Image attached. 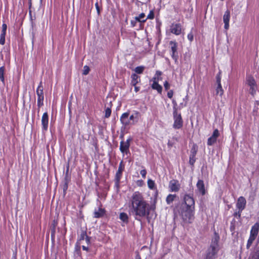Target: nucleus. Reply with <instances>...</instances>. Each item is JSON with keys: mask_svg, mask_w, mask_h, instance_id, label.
I'll list each match as a JSON object with an SVG mask.
<instances>
[{"mask_svg": "<svg viewBox=\"0 0 259 259\" xmlns=\"http://www.w3.org/2000/svg\"><path fill=\"white\" fill-rule=\"evenodd\" d=\"M130 207V213L136 220H139L149 215V205L139 191L135 192L132 195Z\"/></svg>", "mask_w": 259, "mask_h": 259, "instance_id": "f257e3e1", "label": "nucleus"}, {"mask_svg": "<svg viewBox=\"0 0 259 259\" xmlns=\"http://www.w3.org/2000/svg\"><path fill=\"white\" fill-rule=\"evenodd\" d=\"M195 201L193 198L185 195L184 202L182 203L179 209V213L185 223H191L194 218Z\"/></svg>", "mask_w": 259, "mask_h": 259, "instance_id": "f03ea898", "label": "nucleus"}, {"mask_svg": "<svg viewBox=\"0 0 259 259\" xmlns=\"http://www.w3.org/2000/svg\"><path fill=\"white\" fill-rule=\"evenodd\" d=\"M140 114L138 111H134L130 116L128 112L123 113L120 118L122 124L125 127L136 124L139 120Z\"/></svg>", "mask_w": 259, "mask_h": 259, "instance_id": "7ed1b4c3", "label": "nucleus"}, {"mask_svg": "<svg viewBox=\"0 0 259 259\" xmlns=\"http://www.w3.org/2000/svg\"><path fill=\"white\" fill-rule=\"evenodd\" d=\"M173 116L174 120L173 127L175 129H180L183 126V120L181 114L177 112L175 108L173 112Z\"/></svg>", "mask_w": 259, "mask_h": 259, "instance_id": "20e7f679", "label": "nucleus"}, {"mask_svg": "<svg viewBox=\"0 0 259 259\" xmlns=\"http://www.w3.org/2000/svg\"><path fill=\"white\" fill-rule=\"evenodd\" d=\"M132 141L131 138H128L126 141H121L120 143L119 149L124 156L127 155L130 153V142Z\"/></svg>", "mask_w": 259, "mask_h": 259, "instance_id": "39448f33", "label": "nucleus"}, {"mask_svg": "<svg viewBox=\"0 0 259 259\" xmlns=\"http://www.w3.org/2000/svg\"><path fill=\"white\" fill-rule=\"evenodd\" d=\"M246 84L249 87V92L252 95H254L257 89L255 81L251 76H248L246 79Z\"/></svg>", "mask_w": 259, "mask_h": 259, "instance_id": "423d86ee", "label": "nucleus"}, {"mask_svg": "<svg viewBox=\"0 0 259 259\" xmlns=\"http://www.w3.org/2000/svg\"><path fill=\"white\" fill-rule=\"evenodd\" d=\"M246 203V201L244 197L240 196L238 198L237 203L236 207L238 210V217H240L241 213L242 210L245 208Z\"/></svg>", "mask_w": 259, "mask_h": 259, "instance_id": "0eeeda50", "label": "nucleus"}, {"mask_svg": "<svg viewBox=\"0 0 259 259\" xmlns=\"http://www.w3.org/2000/svg\"><path fill=\"white\" fill-rule=\"evenodd\" d=\"M169 46L170 47L171 56L176 62L177 61L178 58L177 48L178 45L176 41H170L169 42Z\"/></svg>", "mask_w": 259, "mask_h": 259, "instance_id": "6e6552de", "label": "nucleus"}, {"mask_svg": "<svg viewBox=\"0 0 259 259\" xmlns=\"http://www.w3.org/2000/svg\"><path fill=\"white\" fill-rule=\"evenodd\" d=\"M218 239L215 238L212 244L211 245V252H209L207 255L206 259H214V256L217 253L218 247Z\"/></svg>", "mask_w": 259, "mask_h": 259, "instance_id": "1a4fd4ad", "label": "nucleus"}, {"mask_svg": "<svg viewBox=\"0 0 259 259\" xmlns=\"http://www.w3.org/2000/svg\"><path fill=\"white\" fill-rule=\"evenodd\" d=\"M124 168V165L123 163V161H121L119 163L118 168L115 176V183L117 185H118L119 184Z\"/></svg>", "mask_w": 259, "mask_h": 259, "instance_id": "9d476101", "label": "nucleus"}, {"mask_svg": "<svg viewBox=\"0 0 259 259\" xmlns=\"http://www.w3.org/2000/svg\"><path fill=\"white\" fill-rule=\"evenodd\" d=\"M169 31L171 33L179 35L181 33L182 26L180 24H172L170 26Z\"/></svg>", "mask_w": 259, "mask_h": 259, "instance_id": "9b49d317", "label": "nucleus"}, {"mask_svg": "<svg viewBox=\"0 0 259 259\" xmlns=\"http://www.w3.org/2000/svg\"><path fill=\"white\" fill-rule=\"evenodd\" d=\"M168 187L170 192H178L180 188V184L177 180H172L169 182Z\"/></svg>", "mask_w": 259, "mask_h": 259, "instance_id": "f8f14e48", "label": "nucleus"}, {"mask_svg": "<svg viewBox=\"0 0 259 259\" xmlns=\"http://www.w3.org/2000/svg\"><path fill=\"white\" fill-rule=\"evenodd\" d=\"M220 135L219 131L218 130L215 129L212 135V136L208 139L207 144L209 146H211L214 144L216 141L217 138Z\"/></svg>", "mask_w": 259, "mask_h": 259, "instance_id": "ddd939ff", "label": "nucleus"}, {"mask_svg": "<svg viewBox=\"0 0 259 259\" xmlns=\"http://www.w3.org/2000/svg\"><path fill=\"white\" fill-rule=\"evenodd\" d=\"M41 121L42 130L44 131H47L48 128L49 124V116L47 112H45L43 114L41 117Z\"/></svg>", "mask_w": 259, "mask_h": 259, "instance_id": "4468645a", "label": "nucleus"}, {"mask_svg": "<svg viewBox=\"0 0 259 259\" xmlns=\"http://www.w3.org/2000/svg\"><path fill=\"white\" fill-rule=\"evenodd\" d=\"M230 19V12L229 10H227L223 16V21L225 24L224 28L226 30H228L229 28V22Z\"/></svg>", "mask_w": 259, "mask_h": 259, "instance_id": "2eb2a0df", "label": "nucleus"}, {"mask_svg": "<svg viewBox=\"0 0 259 259\" xmlns=\"http://www.w3.org/2000/svg\"><path fill=\"white\" fill-rule=\"evenodd\" d=\"M197 189L198 192L202 195L205 194V189L204 187V182L201 180H199L196 184Z\"/></svg>", "mask_w": 259, "mask_h": 259, "instance_id": "dca6fc26", "label": "nucleus"}, {"mask_svg": "<svg viewBox=\"0 0 259 259\" xmlns=\"http://www.w3.org/2000/svg\"><path fill=\"white\" fill-rule=\"evenodd\" d=\"M259 231V224L255 223L252 227L250 230V236L256 239Z\"/></svg>", "mask_w": 259, "mask_h": 259, "instance_id": "f3484780", "label": "nucleus"}, {"mask_svg": "<svg viewBox=\"0 0 259 259\" xmlns=\"http://www.w3.org/2000/svg\"><path fill=\"white\" fill-rule=\"evenodd\" d=\"M147 185H148V188L150 190L155 191L154 197H155V199H156L158 195V191H157V188L155 185V183L154 181L151 179H149L147 182Z\"/></svg>", "mask_w": 259, "mask_h": 259, "instance_id": "a211bd4d", "label": "nucleus"}, {"mask_svg": "<svg viewBox=\"0 0 259 259\" xmlns=\"http://www.w3.org/2000/svg\"><path fill=\"white\" fill-rule=\"evenodd\" d=\"M131 84L135 86L138 82L140 81V77L136 73H133L131 75Z\"/></svg>", "mask_w": 259, "mask_h": 259, "instance_id": "6ab92c4d", "label": "nucleus"}, {"mask_svg": "<svg viewBox=\"0 0 259 259\" xmlns=\"http://www.w3.org/2000/svg\"><path fill=\"white\" fill-rule=\"evenodd\" d=\"M152 88L156 90L158 93L161 94L162 91V86L158 84V82H154L152 84Z\"/></svg>", "mask_w": 259, "mask_h": 259, "instance_id": "aec40b11", "label": "nucleus"}, {"mask_svg": "<svg viewBox=\"0 0 259 259\" xmlns=\"http://www.w3.org/2000/svg\"><path fill=\"white\" fill-rule=\"evenodd\" d=\"M119 219L124 223H127L128 222V217L125 212H121L120 213Z\"/></svg>", "mask_w": 259, "mask_h": 259, "instance_id": "412c9836", "label": "nucleus"}, {"mask_svg": "<svg viewBox=\"0 0 259 259\" xmlns=\"http://www.w3.org/2000/svg\"><path fill=\"white\" fill-rule=\"evenodd\" d=\"M88 237L87 235V233L85 231H81L79 238H78V242L79 244L83 243L84 240Z\"/></svg>", "mask_w": 259, "mask_h": 259, "instance_id": "4be33fe9", "label": "nucleus"}, {"mask_svg": "<svg viewBox=\"0 0 259 259\" xmlns=\"http://www.w3.org/2000/svg\"><path fill=\"white\" fill-rule=\"evenodd\" d=\"M145 15L144 13H141L138 16H137L135 17V19L136 20H137L139 22H145L146 20V19H145Z\"/></svg>", "mask_w": 259, "mask_h": 259, "instance_id": "5701e85b", "label": "nucleus"}, {"mask_svg": "<svg viewBox=\"0 0 259 259\" xmlns=\"http://www.w3.org/2000/svg\"><path fill=\"white\" fill-rule=\"evenodd\" d=\"M36 94H37V97L44 96L43 88L42 86L41 82H40V84L38 85V87L36 90Z\"/></svg>", "mask_w": 259, "mask_h": 259, "instance_id": "b1692460", "label": "nucleus"}, {"mask_svg": "<svg viewBox=\"0 0 259 259\" xmlns=\"http://www.w3.org/2000/svg\"><path fill=\"white\" fill-rule=\"evenodd\" d=\"M176 197V195L175 194H169L166 199V201L168 204H170L171 203L173 202L175 198Z\"/></svg>", "mask_w": 259, "mask_h": 259, "instance_id": "393cba45", "label": "nucleus"}, {"mask_svg": "<svg viewBox=\"0 0 259 259\" xmlns=\"http://www.w3.org/2000/svg\"><path fill=\"white\" fill-rule=\"evenodd\" d=\"M104 211L102 209H99L94 212V217L96 218H99L101 217L104 214Z\"/></svg>", "mask_w": 259, "mask_h": 259, "instance_id": "a878e982", "label": "nucleus"}, {"mask_svg": "<svg viewBox=\"0 0 259 259\" xmlns=\"http://www.w3.org/2000/svg\"><path fill=\"white\" fill-rule=\"evenodd\" d=\"M224 93V91L222 89L221 84H219L216 89V94L222 96Z\"/></svg>", "mask_w": 259, "mask_h": 259, "instance_id": "bb28decb", "label": "nucleus"}, {"mask_svg": "<svg viewBox=\"0 0 259 259\" xmlns=\"http://www.w3.org/2000/svg\"><path fill=\"white\" fill-rule=\"evenodd\" d=\"M145 69V67L143 66H138L135 68L134 71L136 74H142Z\"/></svg>", "mask_w": 259, "mask_h": 259, "instance_id": "cd10ccee", "label": "nucleus"}, {"mask_svg": "<svg viewBox=\"0 0 259 259\" xmlns=\"http://www.w3.org/2000/svg\"><path fill=\"white\" fill-rule=\"evenodd\" d=\"M4 73L5 67L2 66L0 67V79L3 83L5 82Z\"/></svg>", "mask_w": 259, "mask_h": 259, "instance_id": "c85d7f7f", "label": "nucleus"}, {"mask_svg": "<svg viewBox=\"0 0 259 259\" xmlns=\"http://www.w3.org/2000/svg\"><path fill=\"white\" fill-rule=\"evenodd\" d=\"M255 239V238H254L253 237H251V236H249V238L248 240L247 243L246 245V247L247 248H249L251 246L252 243H253V242L254 241Z\"/></svg>", "mask_w": 259, "mask_h": 259, "instance_id": "c756f323", "label": "nucleus"}, {"mask_svg": "<svg viewBox=\"0 0 259 259\" xmlns=\"http://www.w3.org/2000/svg\"><path fill=\"white\" fill-rule=\"evenodd\" d=\"M111 110L110 107H107L105 111V117L108 118L111 115Z\"/></svg>", "mask_w": 259, "mask_h": 259, "instance_id": "7c9ffc66", "label": "nucleus"}, {"mask_svg": "<svg viewBox=\"0 0 259 259\" xmlns=\"http://www.w3.org/2000/svg\"><path fill=\"white\" fill-rule=\"evenodd\" d=\"M90 68L89 66L85 65L83 67V75H87L88 74H89V72H90Z\"/></svg>", "mask_w": 259, "mask_h": 259, "instance_id": "2f4dec72", "label": "nucleus"}, {"mask_svg": "<svg viewBox=\"0 0 259 259\" xmlns=\"http://www.w3.org/2000/svg\"><path fill=\"white\" fill-rule=\"evenodd\" d=\"M251 259H259V246L257 251L251 256Z\"/></svg>", "mask_w": 259, "mask_h": 259, "instance_id": "473e14b6", "label": "nucleus"}, {"mask_svg": "<svg viewBox=\"0 0 259 259\" xmlns=\"http://www.w3.org/2000/svg\"><path fill=\"white\" fill-rule=\"evenodd\" d=\"M154 17V13L153 11L151 10L150 11L149 14L148 15L147 17V19H153Z\"/></svg>", "mask_w": 259, "mask_h": 259, "instance_id": "72a5a7b5", "label": "nucleus"}, {"mask_svg": "<svg viewBox=\"0 0 259 259\" xmlns=\"http://www.w3.org/2000/svg\"><path fill=\"white\" fill-rule=\"evenodd\" d=\"M221 73L219 72V73L217 75V83L218 85L221 84Z\"/></svg>", "mask_w": 259, "mask_h": 259, "instance_id": "f704fd0d", "label": "nucleus"}, {"mask_svg": "<svg viewBox=\"0 0 259 259\" xmlns=\"http://www.w3.org/2000/svg\"><path fill=\"white\" fill-rule=\"evenodd\" d=\"M163 85H164V89L165 90H168L170 88V84H169V83L167 81H165L164 82Z\"/></svg>", "mask_w": 259, "mask_h": 259, "instance_id": "c9c22d12", "label": "nucleus"}, {"mask_svg": "<svg viewBox=\"0 0 259 259\" xmlns=\"http://www.w3.org/2000/svg\"><path fill=\"white\" fill-rule=\"evenodd\" d=\"M147 174V171L145 169H142L140 171V174L141 175L143 178L145 179L146 178V175Z\"/></svg>", "mask_w": 259, "mask_h": 259, "instance_id": "e433bc0d", "label": "nucleus"}, {"mask_svg": "<svg viewBox=\"0 0 259 259\" xmlns=\"http://www.w3.org/2000/svg\"><path fill=\"white\" fill-rule=\"evenodd\" d=\"M161 79V78L160 77H157V76H156L155 75L154 77H153L152 81H153V82H158V81Z\"/></svg>", "mask_w": 259, "mask_h": 259, "instance_id": "4c0bfd02", "label": "nucleus"}, {"mask_svg": "<svg viewBox=\"0 0 259 259\" xmlns=\"http://www.w3.org/2000/svg\"><path fill=\"white\" fill-rule=\"evenodd\" d=\"M188 39L190 41H192L193 40V35L192 33H189L187 35Z\"/></svg>", "mask_w": 259, "mask_h": 259, "instance_id": "58836bf2", "label": "nucleus"}, {"mask_svg": "<svg viewBox=\"0 0 259 259\" xmlns=\"http://www.w3.org/2000/svg\"><path fill=\"white\" fill-rule=\"evenodd\" d=\"M173 94H174L173 91L172 90H170L167 93V97L171 99L173 96Z\"/></svg>", "mask_w": 259, "mask_h": 259, "instance_id": "ea45409f", "label": "nucleus"}, {"mask_svg": "<svg viewBox=\"0 0 259 259\" xmlns=\"http://www.w3.org/2000/svg\"><path fill=\"white\" fill-rule=\"evenodd\" d=\"M194 154H193L192 156H190V163L191 165H193L194 163L195 162V159H194Z\"/></svg>", "mask_w": 259, "mask_h": 259, "instance_id": "a19ab883", "label": "nucleus"}, {"mask_svg": "<svg viewBox=\"0 0 259 259\" xmlns=\"http://www.w3.org/2000/svg\"><path fill=\"white\" fill-rule=\"evenodd\" d=\"M5 43V37H0V44L4 45Z\"/></svg>", "mask_w": 259, "mask_h": 259, "instance_id": "79ce46f5", "label": "nucleus"}, {"mask_svg": "<svg viewBox=\"0 0 259 259\" xmlns=\"http://www.w3.org/2000/svg\"><path fill=\"white\" fill-rule=\"evenodd\" d=\"M7 28V25L5 23L3 24L2 31L6 32Z\"/></svg>", "mask_w": 259, "mask_h": 259, "instance_id": "37998d69", "label": "nucleus"}, {"mask_svg": "<svg viewBox=\"0 0 259 259\" xmlns=\"http://www.w3.org/2000/svg\"><path fill=\"white\" fill-rule=\"evenodd\" d=\"M44 96H38L37 97V101L44 102Z\"/></svg>", "mask_w": 259, "mask_h": 259, "instance_id": "c03bdc74", "label": "nucleus"}, {"mask_svg": "<svg viewBox=\"0 0 259 259\" xmlns=\"http://www.w3.org/2000/svg\"><path fill=\"white\" fill-rule=\"evenodd\" d=\"M137 21H138L136 20V19L135 20H131V25H132L133 27H134L136 25Z\"/></svg>", "mask_w": 259, "mask_h": 259, "instance_id": "a18cd8bd", "label": "nucleus"}, {"mask_svg": "<svg viewBox=\"0 0 259 259\" xmlns=\"http://www.w3.org/2000/svg\"><path fill=\"white\" fill-rule=\"evenodd\" d=\"M162 74V72L160 71H156L155 73V76L157 77H159V76Z\"/></svg>", "mask_w": 259, "mask_h": 259, "instance_id": "49530a36", "label": "nucleus"}, {"mask_svg": "<svg viewBox=\"0 0 259 259\" xmlns=\"http://www.w3.org/2000/svg\"><path fill=\"white\" fill-rule=\"evenodd\" d=\"M95 6H96V8L97 13L98 14H100V9H99V7L98 3H96Z\"/></svg>", "mask_w": 259, "mask_h": 259, "instance_id": "de8ad7c7", "label": "nucleus"}, {"mask_svg": "<svg viewBox=\"0 0 259 259\" xmlns=\"http://www.w3.org/2000/svg\"><path fill=\"white\" fill-rule=\"evenodd\" d=\"M84 241H85V243L87 244H89L90 243V239L88 236L84 240Z\"/></svg>", "mask_w": 259, "mask_h": 259, "instance_id": "09e8293b", "label": "nucleus"}, {"mask_svg": "<svg viewBox=\"0 0 259 259\" xmlns=\"http://www.w3.org/2000/svg\"><path fill=\"white\" fill-rule=\"evenodd\" d=\"M6 32L2 31L0 37H5Z\"/></svg>", "mask_w": 259, "mask_h": 259, "instance_id": "8fccbe9b", "label": "nucleus"}, {"mask_svg": "<svg viewBox=\"0 0 259 259\" xmlns=\"http://www.w3.org/2000/svg\"><path fill=\"white\" fill-rule=\"evenodd\" d=\"M6 32L2 31L0 37H5Z\"/></svg>", "mask_w": 259, "mask_h": 259, "instance_id": "3c124183", "label": "nucleus"}, {"mask_svg": "<svg viewBox=\"0 0 259 259\" xmlns=\"http://www.w3.org/2000/svg\"><path fill=\"white\" fill-rule=\"evenodd\" d=\"M37 104L38 107H40L44 104L43 102L37 101Z\"/></svg>", "mask_w": 259, "mask_h": 259, "instance_id": "603ef678", "label": "nucleus"}, {"mask_svg": "<svg viewBox=\"0 0 259 259\" xmlns=\"http://www.w3.org/2000/svg\"><path fill=\"white\" fill-rule=\"evenodd\" d=\"M135 87V91L136 92H138L140 90V88L138 87H137L136 85L134 86Z\"/></svg>", "mask_w": 259, "mask_h": 259, "instance_id": "864d4df0", "label": "nucleus"}, {"mask_svg": "<svg viewBox=\"0 0 259 259\" xmlns=\"http://www.w3.org/2000/svg\"><path fill=\"white\" fill-rule=\"evenodd\" d=\"M82 248L83 250H85V251H88V247L84 246V245H82Z\"/></svg>", "mask_w": 259, "mask_h": 259, "instance_id": "5fc2aeb1", "label": "nucleus"}, {"mask_svg": "<svg viewBox=\"0 0 259 259\" xmlns=\"http://www.w3.org/2000/svg\"><path fill=\"white\" fill-rule=\"evenodd\" d=\"M235 216H238V211L234 213Z\"/></svg>", "mask_w": 259, "mask_h": 259, "instance_id": "6e6d98bb", "label": "nucleus"}, {"mask_svg": "<svg viewBox=\"0 0 259 259\" xmlns=\"http://www.w3.org/2000/svg\"><path fill=\"white\" fill-rule=\"evenodd\" d=\"M172 102L174 104H176V102L175 101H173Z\"/></svg>", "mask_w": 259, "mask_h": 259, "instance_id": "4d7b16f0", "label": "nucleus"}, {"mask_svg": "<svg viewBox=\"0 0 259 259\" xmlns=\"http://www.w3.org/2000/svg\"><path fill=\"white\" fill-rule=\"evenodd\" d=\"M256 104L258 105V101H256Z\"/></svg>", "mask_w": 259, "mask_h": 259, "instance_id": "13d9d810", "label": "nucleus"}]
</instances>
